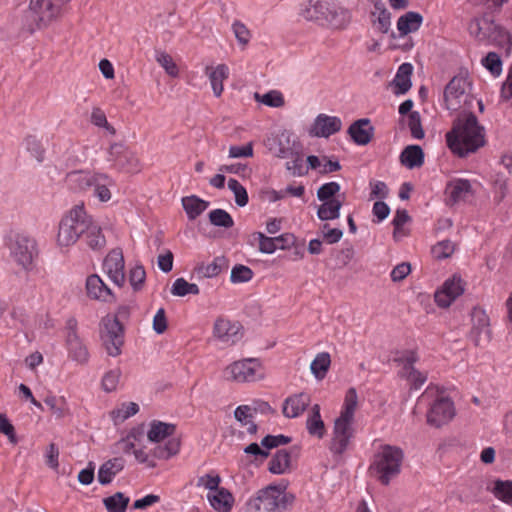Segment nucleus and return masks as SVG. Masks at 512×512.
Wrapping results in <instances>:
<instances>
[{
  "mask_svg": "<svg viewBox=\"0 0 512 512\" xmlns=\"http://www.w3.org/2000/svg\"><path fill=\"white\" fill-rule=\"evenodd\" d=\"M451 151L460 157L476 152L485 145V130L472 112H461L453 122L452 129L446 134Z\"/></svg>",
  "mask_w": 512,
  "mask_h": 512,
  "instance_id": "1",
  "label": "nucleus"
},
{
  "mask_svg": "<svg viewBox=\"0 0 512 512\" xmlns=\"http://www.w3.org/2000/svg\"><path fill=\"white\" fill-rule=\"evenodd\" d=\"M358 404V396L355 388H349L345 395L344 405L339 417L334 421L333 437L330 450L334 454H343L354 437V414Z\"/></svg>",
  "mask_w": 512,
  "mask_h": 512,
  "instance_id": "2",
  "label": "nucleus"
},
{
  "mask_svg": "<svg viewBox=\"0 0 512 512\" xmlns=\"http://www.w3.org/2000/svg\"><path fill=\"white\" fill-rule=\"evenodd\" d=\"M68 0H30L28 9L22 17L23 28L33 33L46 29L61 19Z\"/></svg>",
  "mask_w": 512,
  "mask_h": 512,
  "instance_id": "3",
  "label": "nucleus"
},
{
  "mask_svg": "<svg viewBox=\"0 0 512 512\" xmlns=\"http://www.w3.org/2000/svg\"><path fill=\"white\" fill-rule=\"evenodd\" d=\"M91 216L84 210L83 204L74 206L60 221L57 244L60 247H69L83 237L88 229Z\"/></svg>",
  "mask_w": 512,
  "mask_h": 512,
  "instance_id": "4",
  "label": "nucleus"
},
{
  "mask_svg": "<svg viewBox=\"0 0 512 512\" xmlns=\"http://www.w3.org/2000/svg\"><path fill=\"white\" fill-rule=\"evenodd\" d=\"M403 459L404 452L400 447L385 444L375 455L370 470L376 471L378 480L386 486L400 473Z\"/></svg>",
  "mask_w": 512,
  "mask_h": 512,
  "instance_id": "5",
  "label": "nucleus"
},
{
  "mask_svg": "<svg viewBox=\"0 0 512 512\" xmlns=\"http://www.w3.org/2000/svg\"><path fill=\"white\" fill-rule=\"evenodd\" d=\"M125 328L117 317L107 314L100 320L99 337L102 347L111 357H117L122 353L124 345Z\"/></svg>",
  "mask_w": 512,
  "mask_h": 512,
  "instance_id": "6",
  "label": "nucleus"
},
{
  "mask_svg": "<svg viewBox=\"0 0 512 512\" xmlns=\"http://www.w3.org/2000/svg\"><path fill=\"white\" fill-rule=\"evenodd\" d=\"M10 255L14 261L25 271L29 272L34 267V260L38 257L36 240L27 235L18 233L10 238Z\"/></svg>",
  "mask_w": 512,
  "mask_h": 512,
  "instance_id": "7",
  "label": "nucleus"
},
{
  "mask_svg": "<svg viewBox=\"0 0 512 512\" xmlns=\"http://www.w3.org/2000/svg\"><path fill=\"white\" fill-rule=\"evenodd\" d=\"M469 31L480 42L487 41L498 45L504 43L511 45L510 34L495 24L494 20L488 15L473 19L469 24Z\"/></svg>",
  "mask_w": 512,
  "mask_h": 512,
  "instance_id": "8",
  "label": "nucleus"
},
{
  "mask_svg": "<svg viewBox=\"0 0 512 512\" xmlns=\"http://www.w3.org/2000/svg\"><path fill=\"white\" fill-rule=\"evenodd\" d=\"M469 83L467 79L454 76L444 89V102L448 110L458 111L461 108L470 107L473 97L467 91Z\"/></svg>",
  "mask_w": 512,
  "mask_h": 512,
  "instance_id": "9",
  "label": "nucleus"
},
{
  "mask_svg": "<svg viewBox=\"0 0 512 512\" xmlns=\"http://www.w3.org/2000/svg\"><path fill=\"white\" fill-rule=\"evenodd\" d=\"M286 485H269L258 492L257 497L267 512H280L287 509L295 500L291 493H286Z\"/></svg>",
  "mask_w": 512,
  "mask_h": 512,
  "instance_id": "10",
  "label": "nucleus"
},
{
  "mask_svg": "<svg viewBox=\"0 0 512 512\" xmlns=\"http://www.w3.org/2000/svg\"><path fill=\"white\" fill-rule=\"evenodd\" d=\"M261 364L256 358H247L234 361L223 371V377L227 381L244 383L254 381L257 378V371Z\"/></svg>",
  "mask_w": 512,
  "mask_h": 512,
  "instance_id": "11",
  "label": "nucleus"
},
{
  "mask_svg": "<svg viewBox=\"0 0 512 512\" xmlns=\"http://www.w3.org/2000/svg\"><path fill=\"white\" fill-rule=\"evenodd\" d=\"M264 143L270 153L282 159L289 158L294 154L293 151L301 145L289 130H281L271 134Z\"/></svg>",
  "mask_w": 512,
  "mask_h": 512,
  "instance_id": "12",
  "label": "nucleus"
},
{
  "mask_svg": "<svg viewBox=\"0 0 512 512\" xmlns=\"http://www.w3.org/2000/svg\"><path fill=\"white\" fill-rule=\"evenodd\" d=\"M472 327L469 332V338L475 344L480 346L487 344L491 340L490 319L486 312L480 307H474L471 311Z\"/></svg>",
  "mask_w": 512,
  "mask_h": 512,
  "instance_id": "13",
  "label": "nucleus"
},
{
  "mask_svg": "<svg viewBox=\"0 0 512 512\" xmlns=\"http://www.w3.org/2000/svg\"><path fill=\"white\" fill-rule=\"evenodd\" d=\"M455 416L453 402L448 397L435 400L427 413V423L436 428L448 423Z\"/></svg>",
  "mask_w": 512,
  "mask_h": 512,
  "instance_id": "14",
  "label": "nucleus"
},
{
  "mask_svg": "<svg viewBox=\"0 0 512 512\" xmlns=\"http://www.w3.org/2000/svg\"><path fill=\"white\" fill-rule=\"evenodd\" d=\"M213 335L221 342L233 345L243 337V326L239 322L219 317L214 323Z\"/></svg>",
  "mask_w": 512,
  "mask_h": 512,
  "instance_id": "15",
  "label": "nucleus"
},
{
  "mask_svg": "<svg viewBox=\"0 0 512 512\" xmlns=\"http://www.w3.org/2000/svg\"><path fill=\"white\" fill-rule=\"evenodd\" d=\"M464 283L460 277L453 276L447 279L442 288L437 290L434 295L436 304L441 308H448L452 302L464 293Z\"/></svg>",
  "mask_w": 512,
  "mask_h": 512,
  "instance_id": "16",
  "label": "nucleus"
},
{
  "mask_svg": "<svg viewBox=\"0 0 512 512\" xmlns=\"http://www.w3.org/2000/svg\"><path fill=\"white\" fill-rule=\"evenodd\" d=\"M124 257L120 249L112 250L104 259L103 268L111 281L122 287L125 283Z\"/></svg>",
  "mask_w": 512,
  "mask_h": 512,
  "instance_id": "17",
  "label": "nucleus"
},
{
  "mask_svg": "<svg viewBox=\"0 0 512 512\" xmlns=\"http://www.w3.org/2000/svg\"><path fill=\"white\" fill-rule=\"evenodd\" d=\"M342 128V121L336 116L319 114L314 119L309 129V135L312 137L328 138L339 132Z\"/></svg>",
  "mask_w": 512,
  "mask_h": 512,
  "instance_id": "18",
  "label": "nucleus"
},
{
  "mask_svg": "<svg viewBox=\"0 0 512 512\" xmlns=\"http://www.w3.org/2000/svg\"><path fill=\"white\" fill-rule=\"evenodd\" d=\"M86 294L90 299L104 303H113L116 297L106 283L97 275H89L86 279Z\"/></svg>",
  "mask_w": 512,
  "mask_h": 512,
  "instance_id": "19",
  "label": "nucleus"
},
{
  "mask_svg": "<svg viewBox=\"0 0 512 512\" xmlns=\"http://www.w3.org/2000/svg\"><path fill=\"white\" fill-rule=\"evenodd\" d=\"M447 194V203L454 205L461 201H466L473 195L472 185L467 179H454L450 181L445 189Z\"/></svg>",
  "mask_w": 512,
  "mask_h": 512,
  "instance_id": "20",
  "label": "nucleus"
},
{
  "mask_svg": "<svg viewBox=\"0 0 512 512\" xmlns=\"http://www.w3.org/2000/svg\"><path fill=\"white\" fill-rule=\"evenodd\" d=\"M348 134L356 144L367 145L374 136V127L368 118H362L350 125Z\"/></svg>",
  "mask_w": 512,
  "mask_h": 512,
  "instance_id": "21",
  "label": "nucleus"
},
{
  "mask_svg": "<svg viewBox=\"0 0 512 512\" xmlns=\"http://www.w3.org/2000/svg\"><path fill=\"white\" fill-rule=\"evenodd\" d=\"M310 401V396L303 392L286 398L283 403V415L287 418L300 416L307 409Z\"/></svg>",
  "mask_w": 512,
  "mask_h": 512,
  "instance_id": "22",
  "label": "nucleus"
},
{
  "mask_svg": "<svg viewBox=\"0 0 512 512\" xmlns=\"http://www.w3.org/2000/svg\"><path fill=\"white\" fill-rule=\"evenodd\" d=\"M66 345L69 357L80 365H85L89 361V352L87 347L81 341L78 333H72L66 337Z\"/></svg>",
  "mask_w": 512,
  "mask_h": 512,
  "instance_id": "23",
  "label": "nucleus"
},
{
  "mask_svg": "<svg viewBox=\"0 0 512 512\" xmlns=\"http://www.w3.org/2000/svg\"><path fill=\"white\" fill-rule=\"evenodd\" d=\"M334 6L335 4L328 0H317L313 5L303 11V16L307 20L318 21L321 25H325Z\"/></svg>",
  "mask_w": 512,
  "mask_h": 512,
  "instance_id": "24",
  "label": "nucleus"
},
{
  "mask_svg": "<svg viewBox=\"0 0 512 512\" xmlns=\"http://www.w3.org/2000/svg\"><path fill=\"white\" fill-rule=\"evenodd\" d=\"M294 450H296V448H292L291 450H277L269 461V472L280 475L291 471L292 453Z\"/></svg>",
  "mask_w": 512,
  "mask_h": 512,
  "instance_id": "25",
  "label": "nucleus"
},
{
  "mask_svg": "<svg viewBox=\"0 0 512 512\" xmlns=\"http://www.w3.org/2000/svg\"><path fill=\"white\" fill-rule=\"evenodd\" d=\"M125 467V459L114 457L105 461L98 470V481L101 485H107L112 482L113 477L121 472Z\"/></svg>",
  "mask_w": 512,
  "mask_h": 512,
  "instance_id": "26",
  "label": "nucleus"
},
{
  "mask_svg": "<svg viewBox=\"0 0 512 512\" xmlns=\"http://www.w3.org/2000/svg\"><path fill=\"white\" fill-rule=\"evenodd\" d=\"M374 11L371 12L373 26L381 33L386 34L390 29L391 14L381 0L374 1Z\"/></svg>",
  "mask_w": 512,
  "mask_h": 512,
  "instance_id": "27",
  "label": "nucleus"
},
{
  "mask_svg": "<svg viewBox=\"0 0 512 512\" xmlns=\"http://www.w3.org/2000/svg\"><path fill=\"white\" fill-rule=\"evenodd\" d=\"M400 162L409 169L421 167L424 163V152L419 145H408L400 154Z\"/></svg>",
  "mask_w": 512,
  "mask_h": 512,
  "instance_id": "28",
  "label": "nucleus"
},
{
  "mask_svg": "<svg viewBox=\"0 0 512 512\" xmlns=\"http://www.w3.org/2000/svg\"><path fill=\"white\" fill-rule=\"evenodd\" d=\"M175 431V424L153 420L150 423V429L147 433V437L149 441L158 443L164 440L165 438L172 436L175 433Z\"/></svg>",
  "mask_w": 512,
  "mask_h": 512,
  "instance_id": "29",
  "label": "nucleus"
},
{
  "mask_svg": "<svg viewBox=\"0 0 512 512\" xmlns=\"http://www.w3.org/2000/svg\"><path fill=\"white\" fill-rule=\"evenodd\" d=\"M228 267V260L224 256H217L209 264H198L195 272L204 278H213L218 276L224 269Z\"/></svg>",
  "mask_w": 512,
  "mask_h": 512,
  "instance_id": "30",
  "label": "nucleus"
},
{
  "mask_svg": "<svg viewBox=\"0 0 512 512\" xmlns=\"http://www.w3.org/2000/svg\"><path fill=\"white\" fill-rule=\"evenodd\" d=\"M206 74L209 77L214 95L219 97L223 92V81L228 78V67L225 64H219L215 68L207 67Z\"/></svg>",
  "mask_w": 512,
  "mask_h": 512,
  "instance_id": "31",
  "label": "nucleus"
},
{
  "mask_svg": "<svg viewBox=\"0 0 512 512\" xmlns=\"http://www.w3.org/2000/svg\"><path fill=\"white\" fill-rule=\"evenodd\" d=\"M96 179V174H90L83 171H72L67 174L68 185L75 190L86 191L92 188Z\"/></svg>",
  "mask_w": 512,
  "mask_h": 512,
  "instance_id": "32",
  "label": "nucleus"
},
{
  "mask_svg": "<svg viewBox=\"0 0 512 512\" xmlns=\"http://www.w3.org/2000/svg\"><path fill=\"white\" fill-rule=\"evenodd\" d=\"M413 66L410 63H403L399 66L393 84L396 87V94H405L412 86L411 75Z\"/></svg>",
  "mask_w": 512,
  "mask_h": 512,
  "instance_id": "33",
  "label": "nucleus"
},
{
  "mask_svg": "<svg viewBox=\"0 0 512 512\" xmlns=\"http://www.w3.org/2000/svg\"><path fill=\"white\" fill-rule=\"evenodd\" d=\"M306 428L311 436H315L319 439L324 437L326 429L325 424L321 419L319 404L312 406L311 413L306 421Z\"/></svg>",
  "mask_w": 512,
  "mask_h": 512,
  "instance_id": "34",
  "label": "nucleus"
},
{
  "mask_svg": "<svg viewBox=\"0 0 512 512\" xmlns=\"http://www.w3.org/2000/svg\"><path fill=\"white\" fill-rule=\"evenodd\" d=\"M423 21V17L418 12H407L397 21V28L401 35H407L419 29Z\"/></svg>",
  "mask_w": 512,
  "mask_h": 512,
  "instance_id": "35",
  "label": "nucleus"
},
{
  "mask_svg": "<svg viewBox=\"0 0 512 512\" xmlns=\"http://www.w3.org/2000/svg\"><path fill=\"white\" fill-rule=\"evenodd\" d=\"M487 490L498 500L512 505V480L496 479L492 482V486H487Z\"/></svg>",
  "mask_w": 512,
  "mask_h": 512,
  "instance_id": "36",
  "label": "nucleus"
},
{
  "mask_svg": "<svg viewBox=\"0 0 512 512\" xmlns=\"http://www.w3.org/2000/svg\"><path fill=\"white\" fill-rule=\"evenodd\" d=\"M81 239H83L87 246L93 250L102 249L106 243L101 228L94 224L92 219L89 222L88 229H86Z\"/></svg>",
  "mask_w": 512,
  "mask_h": 512,
  "instance_id": "37",
  "label": "nucleus"
},
{
  "mask_svg": "<svg viewBox=\"0 0 512 512\" xmlns=\"http://www.w3.org/2000/svg\"><path fill=\"white\" fill-rule=\"evenodd\" d=\"M182 206L190 220L196 219L209 206V202L192 195L182 198Z\"/></svg>",
  "mask_w": 512,
  "mask_h": 512,
  "instance_id": "38",
  "label": "nucleus"
},
{
  "mask_svg": "<svg viewBox=\"0 0 512 512\" xmlns=\"http://www.w3.org/2000/svg\"><path fill=\"white\" fill-rule=\"evenodd\" d=\"M113 185V181L106 174H96V179L92 185L94 195L102 202L111 199L109 187Z\"/></svg>",
  "mask_w": 512,
  "mask_h": 512,
  "instance_id": "39",
  "label": "nucleus"
},
{
  "mask_svg": "<svg viewBox=\"0 0 512 512\" xmlns=\"http://www.w3.org/2000/svg\"><path fill=\"white\" fill-rule=\"evenodd\" d=\"M323 203L318 207L317 216L320 220H334L339 218L342 201L339 199H331L322 201Z\"/></svg>",
  "mask_w": 512,
  "mask_h": 512,
  "instance_id": "40",
  "label": "nucleus"
},
{
  "mask_svg": "<svg viewBox=\"0 0 512 512\" xmlns=\"http://www.w3.org/2000/svg\"><path fill=\"white\" fill-rule=\"evenodd\" d=\"M350 20L349 11L335 5L325 25L333 29H344L350 23Z\"/></svg>",
  "mask_w": 512,
  "mask_h": 512,
  "instance_id": "41",
  "label": "nucleus"
},
{
  "mask_svg": "<svg viewBox=\"0 0 512 512\" xmlns=\"http://www.w3.org/2000/svg\"><path fill=\"white\" fill-rule=\"evenodd\" d=\"M129 497L122 492H116L115 494L103 499V504L107 512H125L129 504Z\"/></svg>",
  "mask_w": 512,
  "mask_h": 512,
  "instance_id": "42",
  "label": "nucleus"
},
{
  "mask_svg": "<svg viewBox=\"0 0 512 512\" xmlns=\"http://www.w3.org/2000/svg\"><path fill=\"white\" fill-rule=\"evenodd\" d=\"M212 507L220 512H228L232 507V494L225 488L216 491V494L209 497Z\"/></svg>",
  "mask_w": 512,
  "mask_h": 512,
  "instance_id": "43",
  "label": "nucleus"
},
{
  "mask_svg": "<svg viewBox=\"0 0 512 512\" xmlns=\"http://www.w3.org/2000/svg\"><path fill=\"white\" fill-rule=\"evenodd\" d=\"M208 218L213 226L229 229L233 227L234 220L232 216L224 209H214L209 212Z\"/></svg>",
  "mask_w": 512,
  "mask_h": 512,
  "instance_id": "44",
  "label": "nucleus"
},
{
  "mask_svg": "<svg viewBox=\"0 0 512 512\" xmlns=\"http://www.w3.org/2000/svg\"><path fill=\"white\" fill-rule=\"evenodd\" d=\"M330 363L331 359L329 353L322 352L317 354L310 365L312 374H314L316 378L322 379L328 371Z\"/></svg>",
  "mask_w": 512,
  "mask_h": 512,
  "instance_id": "45",
  "label": "nucleus"
},
{
  "mask_svg": "<svg viewBox=\"0 0 512 512\" xmlns=\"http://www.w3.org/2000/svg\"><path fill=\"white\" fill-rule=\"evenodd\" d=\"M117 166L128 173H137L141 169L139 159L129 150L119 157Z\"/></svg>",
  "mask_w": 512,
  "mask_h": 512,
  "instance_id": "46",
  "label": "nucleus"
},
{
  "mask_svg": "<svg viewBox=\"0 0 512 512\" xmlns=\"http://www.w3.org/2000/svg\"><path fill=\"white\" fill-rule=\"evenodd\" d=\"M254 98L256 101L263 103L269 107L279 108L284 106L285 101L283 95L276 90L269 91L264 95H260L259 93L254 94Z\"/></svg>",
  "mask_w": 512,
  "mask_h": 512,
  "instance_id": "47",
  "label": "nucleus"
},
{
  "mask_svg": "<svg viewBox=\"0 0 512 512\" xmlns=\"http://www.w3.org/2000/svg\"><path fill=\"white\" fill-rule=\"evenodd\" d=\"M293 153L294 154L288 158L290 161L286 162V169L294 176H302L307 173V171L303 169L302 145H300L298 149H295Z\"/></svg>",
  "mask_w": 512,
  "mask_h": 512,
  "instance_id": "48",
  "label": "nucleus"
},
{
  "mask_svg": "<svg viewBox=\"0 0 512 512\" xmlns=\"http://www.w3.org/2000/svg\"><path fill=\"white\" fill-rule=\"evenodd\" d=\"M139 410V406L135 402L123 403L121 408L115 409L111 412V417L115 423L123 422L127 418L135 415Z\"/></svg>",
  "mask_w": 512,
  "mask_h": 512,
  "instance_id": "49",
  "label": "nucleus"
},
{
  "mask_svg": "<svg viewBox=\"0 0 512 512\" xmlns=\"http://www.w3.org/2000/svg\"><path fill=\"white\" fill-rule=\"evenodd\" d=\"M228 188L233 192L235 196V203L239 207L247 205L249 198L246 188L236 179L230 178L228 180Z\"/></svg>",
  "mask_w": 512,
  "mask_h": 512,
  "instance_id": "50",
  "label": "nucleus"
},
{
  "mask_svg": "<svg viewBox=\"0 0 512 512\" xmlns=\"http://www.w3.org/2000/svg\"><path fill=\"white\" fill-rule=\"evenodd\" d=\"M253 277V271L245 265H235L230 274V280L232 283H243L248 282Z\"/></svg>",
  "mask_w": 512,
  "mask_h": 512,
  "instance_id": "51",
  "label": "nucleus"
},
{
  "mask_svg": "<svg viewBox=\"0 0 512 512\" xmlns=\"http://www.w3.org/2000/svg\"><path fill=\"white\" fill-rule=\"evenodd\" d=\"M156 60L169 76L177 77L179 75V69L168 53L161 52L157 55Z\"/></svg>",
  "mask_w": 512,
  "mask_h": 512,
  "instance_id": "52",
  "label": "nucleus"
},
{
  "mask_svg": "<svg viewBox=\"0 0 512 512\" xmlns=\"http://www.w3.org/2000/svg\"><path fill=\"white\" fill-rule=\"evenodd\" d=\"M25 146L28 152L38 161L42 162L44 159L45 150L40 141L32 135L25 138Z\"/></svg>",
  "mask_w": 512,
  "mask_h": 512,
  "instance_id": "53",
  "label": "nucleus"
},
{
  "mask_svg": "<svg viewBox=\"0 0 512 512\" xmlns=\"http://www.w3.org/2000/svg\"><path fill=\"white\" fill-rule=\"evenodd\" d=\"M253 237L259 241V251L263 254H272L278 248L274 237H268L262 232L253 233Z\"/></svg>",
  "mask_w": 512,
  "mask_h": 512,
  "instance_id": "54",
  "label": "nucleus"
},
{
  "mask_svg": "<svg viewBox=\"0 0 512 512\" xmlns=\"http://www.w3.org/2000/svg\"><path fill=\"white\" fill-rule=\"evenodd\" d=\"M482 63L486 69H488L492 75L498 76L502 72V61L500 56L495 52H489Z\"/></svg>",
  "mask_w": 512,
  "mask_h": 512,
  "instance_id": "55",
  "label": "nucleus"
},
{
  "mask_svg": "<svg viewBox=\"0 0 512 512\" xmlns=\"http://www.w3.org/2000/svg\"><path fill=\"white\" fill-rule=\"evenodd\" d=\"M340 191V185L337 182H328L320 186L317 190V198L320 201L335 199L334 196Z\"/></svg>",
  "mask_w": 512,
  "mask_h": 512,
  "instance_id": "56",
  "label": "nucleus"
},
{
  "mask_svg": "<svg viewBox=\"0 0 512 512\" xmlns=\"http://www.w3.org/2000/svg\"><path fill=\"white\" fill-rule=\"evenodd\" d=\"M291 442V438L285 435H266L261 440V446L266 448L267 451L277 448L282 445H287Z\"/></svg>",
  "mask_w": 512,
  "mask_h": 512,
  "instance_id": "57",
  "label": "nucleus"
},
{
  "mask_svg": "<svg viewBox=\"0 0 512 512\" xmlns=\"http://www.w3.org/2000/svg\"><path fill=\"white\" fill-rule=\"evenodd\" d=\"M408 126L411 131V135L416 139H422L424 137V130L421 124V117L419 112L412 111L408 116Z\"/></svg>",
  "mask_w": 512,
  "mask_h": 512,
  "instance_id": "58",
  "label": "nucleus"
},
{
  "mask_svg": "<svg viewBox=\"0 0 512 512\" xmlns=\"http://www.w3.org/2000/svg\"><path fill=\"white\" fill-rule=\"evenodd\" d=\"M455 251V245L450 240H443L437 243L433 248L432 252L437 259H445L450 257Z\"/></svg>",
  "mask_w": 512,
  "mask_h": 512,
  "instance_id": "59",
  "label": "nucleus"
},
{
  "mask_svg": "<svg viewBox=\"0 0 512 512\" xmlns=\"http://www.w3.org/2000/svg\"><path fill=\"white\" fill-rule=\"evenodd\" d=\"M121 376V371L119 369H114L108 371L103 379H102V387L106 392H112L116 389L119 379Z\"/></svg>",
  "mask_w": 512,
  "mask_h": 512,
  "instance_id": "60",
  "label": "nucleus"
},
{
  "mask_svg": "<svg viewBox=\"0 0 512 512\" xmlns=\"http://www.w3.org/2000/svg\"><path fill=\"white\" fill-rule=\"evenodd\" d=\"M232 29L238 43L243 47L246 46L251 38V33L247 27L243 23L236 21L233 23Z\"/></svg>",
  "mask_w": 512,
  "mask_h": 512,
  "instance_id": "61",
  "label": "nucleus"
},
{
  "mask_svg": "<svg viewBox=\"0 0 512 512\" xmlns=\"http://www.w3.org/2000/svg\"><path fill=\"white\" fill-rule=\"evenodd\" d=\"M146 278V272L143 266H136L130 271L129 281L135 291L141 289Z\"/></svg>",
  "mask_w": 512,
  "mask_h": 512,
  "instance_id": "62",
  "label": "nucleus"
},
{
  "mask_svg": "<svg viewBox=\"0 0 512 512\" xmlns=\"http://www.w3.org/2000/svg\"><path fill=\"white\" fill-rule=\"evenodd\" d=\"M253 156V142H248L244 146H230V158H247Z\"/></svg>",
  "mask_w": 512,
  "mask_h": 512,
  "instance_id": "63",
  "label": "nucleus"
},
{
  "mask_svg": "<svg viewBox=\"0 0 512 512\" xmlns=\"http://www.w3.org/2000/svg\"><path fill=\"white\" fill-rule=\"evenodd\" d=\"M152 327L157 334H163L167 330L168 322L164 308H160L156 312Z\"/></svg>",
  "mask_w": 512,
  "mask_h": 512,
  "instance_id": "64",
  "label": "nucleus"
}]
</instances>
